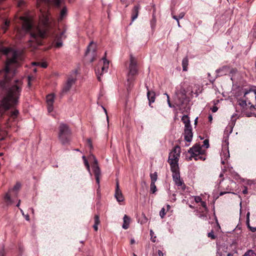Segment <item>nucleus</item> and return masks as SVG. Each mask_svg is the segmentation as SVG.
I'll list each match as a JSON object with an SVG mask.
<instances>
[{
	"mask_svg": "<svg viewBox=\"0 0 256 256\" xmlns=\"http://www.w3.org/2000/svg\"><path fill=\"white\" fill-rule=\"evenodd\" d=\"M22 20V28L18 30L19 37L22 36V32H30V40L29 42L30 46L36 48L42 44V40L46 38V32L50 24L48 16L47 14H42L40 18V22L36 27L33 26V20L32 18L28 16L20 17Z\"/></svg>",
	"mask_w": 256,
	"mask_h": 256,
	"instance_id": "nucleus-1",
	"label": "nucleus"
},
{
	"mask_svg": "<svg viewBox=\"0 0 256 256\" xmlns=\"http://www.w3.org/2000/svg\"><path fill=\"white\" fill-rule=\"evenodd\" d=\"M2 53L6 56L7 60L4 69L0 70V74L4 80L0 81V86L4 88L15 74L16 69L18 66L19 56L16 51L10 48L2 50Z\"/></svg>",
	"mask_w": 256,
	"mask_h": 256,
	"instance_id": "nucleus-2",
	"label": "nucleus"
},
{
	"mask_svg": "<svg viewBox=\"0 0 256 256\" xmlns=\"http://www.w3.org/2000/svg\"><path fill=\"white\" fill-rule=\"evenodd\" d=\"M22 82L16 80L8 89L6 96L2 102V106L6 110H8L18 104L22 89Z\"/></svg>",
	"mask_w": 256,
	"mask_h": 256,
	"instance_id": "nucleus-3",
	"label": "nucleus"
},
{
	"mask_svg": "<svg viewBox=\"0 0 256 256\" xmlns=\"http://www.w3.org/2000/svg\"><path fill=\"white\" fill-rule=\"evenodd\" d=\"M130 60L127 74V81L130 84L134 80L136 76L138 74V68L136 59L131 55Z\"/></svg>",
	"mask_w": 256,
	"mask_h": 256,
	"instance_id": "nucleus-4",
	"label": "nucleus"
},
{
	"mask_svg": "<svg viewBox=\"0 0 256 256\" xmlns=\"http://www.w3.org/2000/svg\"><path fill=\"white\" fill-rule=\"evenodd\" d=\"M180 148L176 146H174L172 151L170 153L168 162L170 166L171 170L176 171L179 169L178 162L180 156Z\"/></svg>",
	"mask_w": 256,
	"mask_h": 256,
	"instance_id": "nucleus-5",
	"label": "nucleus"
},
{
	"mask_svg": "<svg viewBox=\"0 0 256 256\" xmlns=\"http://www.w3.org/2000/svg\"><path fill=\"white\" fill-rule=\"evenodd\" d=\"M188 152L190 154L188 160H192L194 158L196 160H206L205 150L202 148V147L198 144H196L190 148Z\"/></svg>",
	"mask_w": 256,
	"mask_h": 256,
	"instance_id": "nucleus-6",
	"label": "nucleus"
},
{
	"mask_svg": "<svg viewBox=\"0 0 256 256\" xmlns=\"http://www.w3.org/2000/svg\"><path fill=\"white\" fill-rule=\"evenodd\" d=\"M108 66L109 62L106 58H103L102 61L100 62L98 68L96 70V73L99 81L101 80L100 76L107 72Z\"/></svg>",
	"mask_w": 256,
	"mask_h": 256,
	"instance_id": "nucleus-7",
	"label": "nucleus"
},
{
	"mask_svg": "<svg viewBox=\"0 0 256 256\" xmlns=\"http://www.w3.org/2000/svg\"><path fill=\"white\" fill-rule=\"evenodd\" d=\"M70 134V131L68 126L61 124L59 127L58 138L62 143L66 142Z\"/></svg>",
	"mask_w": 256,
	"mask_h": 256,
	"instance_id": "nucleus-8",
	"label": "nucleus"
},
{
	"mask_svg": "<svg viewBox=\"0 0 256 256\" xmlns=\"http://www.w3.org/2000/svg\"><path fill=\"white\" fill-rule=\"evenodd\" d=\"M172 178L175 184L182 190H185L186 186L180 178L179 169H177L176 171L172 170Z\"/></svg>",
	"mask_w": 256,
	"mask_h": 256,
	"instance_id": "nucleus-9",
	"label": "nucleus"
},
{
	"mask_svg": "<svg viewBox=\"0 0 256 256\" xmlns=\"http://www.w3.org/2000/svg\"><path fill=\"white\" fill-rule=\"evenodd\" d=\"M93 158L94 159V164L92 166V170L95 175L96 183L99 185L100 182L101 171L99 166H98V162L96 158L94 156H93Z\"/></svg>",
	"mask_w": 256,
	"mask_h": 256,
	"instance_id": "nucleus-10",
	"label": "nucleus"
},
{
	"mask_svg": "<svg viewBox=\"0 0 256 256\" xmlns=\"http://www.w3.org/2000/svg\"><path fill=\"white\" fill-rule=\"evenodd\" d=\"M55 96L54 94H50L47 96L46 102L48 106V110L49 112H52L54 110L53 104Z\"/></svg>",
	"mask_w": 256,
	"mask_h": 256,
	"instance_id": "nucleus-11",
	"label": "nucleus"
},
{
	"mask_svg": "<svg viewBox=\"0 0 256 256\" xmlns=\"http://www.w3.org/2000/svg\"><path fill=\"white\" fill-rule=\"evenodd\" d=\"M184 138L188 142H190L193 137L192 127L184 128Z\"/></svg>",
	"mask_w": 256,
	"mask_h": 256,
	"instance_id": "nucleus-12",
	"label": "nucleus"
},
{
	"mask_svg": "<svg viewBox=\"0 0 256 256\" xmlns=\"http://www.w3.org/2000/svg\"><path fill=\"white\" fill-rule=\"evenodd\" d=\"M114 196L116 198L118 202H123L124 200V197L122 194V192L120 189L119 184H118V181L116 182V189Z\"/></svg>",
	"mask_w": 256,
	"mask_h": 256,
	"instance_id": "nucleus-13",
	"label": "nucleus"
},
{
	"mask_svg": "<svg viewBox=\"0 0 256 256\" xmlns=\"http://www.w3.org/2000/svg\"><path fill=\"white\" fill-rule=\"evenodd\" d=\"M219 254L220 256H236L234 254H236L235 250L232 252H230L228 250V248L223 247L219 250Z\"/></svg>",
	"mask_w": 256,
	"mask_h": 256,
	"instance_id": "nucleus-14",
	"label": "nucleus"
},
{
	"mask_svg": "<svg viewBox=\"0 0 256 256\" xmlns=\"http://www.w3.org/2000/svg\"><path fill=\"white\" fill-rule=\"evenodd\" d=\"M76 78H69L68 80L66 83V84L64 88V91L68 92L71 88L72 86L76 82Z\"/></svg>",
	"mask_w": 256,
	"mask_h": 256,
	"instance_id": "nucleus-15",
	"label": "nucleus"
},
{
	"mask_svg": "<svg viewBox=\"0 0 256 256\" xmlns=\"http://www.w3.org/2000/svg\"><path fill=\"white\" fill-rule=\"evenodd\" d=\"M65 32H62L59 36H56V40L58 41L56 42L55 47L56 48H60L62 46V42L59 41L60 39L65 38L66 36L64 35Z\"/></svg>",
	"mask_w": 256,
	"mask_h": 256,
	"instance_id": "nucleus-16",
	"label": "nucleus"
},
{
	"mask_svg": "<svg viewBox=\"0 0 256 256\" xmlns=\"http://www.w3.org/2000/svg\"><path fill=\"white\" fill-rule=\"evenodd\" d=\"M95 48V44L93 42H90L86 52V56H88L90 53L94 55L96 52Z\"/></svg>",
	"mask_w": 256,
	"mask_h": 256,
	"instance_id": "nucleus-17",
	"label": "nucleus"
},
{
	"mask_svg": "<svg viewBox=\"0 0 256 256\" xmlns=\"http://www.w3.org/2000/svg\"><path fill=\"white\" fill-rule=\"evenodd\" d=\"M140 9V6L139 4L134 6L132 16V21L138 18Z\"/></svg>",
	"mask_w": 256,
	"mask_h": 256,
	"instance_id": "nucleus-18",
	"label": "nucleus"
},
{
	"mask_svg": "<svg viewBox=\"0 0 256 256\" xmlns=\"http://www.w3.org/2000/svg\"><path fill=\"white\" fill-rule=\"evenodd\" d=\"M123 224L122 227L124 229L126 230L129 228L130 223V218L126 214H125L123 218Z\"/></svg>",
	"mask_w": 256,
	"mask_h": 256,
	"instance_id": "nucleus-19",
	"label": "nucleus"
},
{
	"mask_svg": "<svg viewBox=\"0 0 256 256\" xmlns=\"http://www.w3.org/2000/svg\"><path fill=\"white\" fill-rule=\"evenodd\" d=\"M147 96L149 100L150 105L154 102L155 100L156 94L154 92H150L148 90L147 92Z\"/></svg>",
	"mask_w": 256,
	"mask_h": 256,
	"instance_id": "nucleus-20",
	"label": "nucleus"
},
{
	"mask_svg": "<svg viewBox=\"0 0 256 256\" xmlns=\"http://www.w3.org/2000/svg\"><path fill=\"white\" fill-rule=\"evenodd\" d=\"M182 120L184 124V128H190L191 127L190 124V120L188 116L187 115H184L182 118Z\"/></svg>",
	"mask_w": 256,
	"mask_h": 256,
	"instance_id": "nucleus-21",
	"label": "nucleus"
},
{
	"mask_svg": "<svg viewBox=\"0 0 256 256\" xmlns=\"http://www.w3.org/2000/svg\"><path fill=\"white\" fill-rule=\"evenodd\" d=\"M67 9L66 7H64L60 11V16L58 18V20H62L66 16Z\"/></svg>",
	"mask_w": 256,
	"mask_h": 256,
	"instance_id": "nucleus-22",
	"label": "nucleus"
},
{
	"mask_svg": "<svg viewBox=\"0 0 256 256\" xmlns=\"http://www.w3.org/2000/svg\"><path fill=\"white\" fill-rule=\"evenodd\" d=\"M188 60L187 57L184 58L182 61V70L184 71L188 70Z\"/></svg>",
	"mask_w": 256,
	"mask_h": 256,
	"instance_id": "nucleus-23",
	"label": "nucleus"
},
{
	"mask_svg": "<svg viewBox=\"0 0 256 256\" xmlns=\"http://www.w3.org/2000/svg\"><path fill=\"white\" fill-rule=\"evenodd\" d=\"M151 183H156V182L158 179V174L156 172H154L153 174H150Z\"/></svg>",
	"mask_w": 256,
	"mask_h": 256,
	"instance_id": "nucleus-24",
	"label": "nucleus"
},
{
	"mask_svg": "<svg viewBox=\"0 0 256 256\" xmlns=\"http://www.w3.org/2000/svg\"><path fill=\"white\" fill-rule=\"evenodd\" d=\"M32 64L34 66H40L43 68H46L48 66V64L46 62H34L32 63Z\"/></svg>",
	"mask_w": 256,
	"mask_h": 256,
	"instance_id": "nucleus-25",
	"label": "nucleus"
},
{
	"mask_svg": "<svg viewBox=\"0 0 256 256\" xmlns=\"http://www.w3.org/2000/svg\"><path fill=\"white\" fill-rule=\"evenodd\" d=\"M150 190L152 194H154L156 192L157 189L155 183H150Z\"/></svg>",
	"mask_w": 256,
	"mask_h": 256,
	"instance_id": "nucleus-26",
	"label": "nucleus"
},
{
	"mask_svg": "<svg viewBox=\"0 0 256 256\" xmlns=\"http://www.w3.org/2000/svg\"><path fill=\"white\" fill-rule=\"evenodd\" d=\"M256 254L252 250H248L243 256H256Z\"/></svg>",
	"mask_w": 256,
	"mask_h": 256,
	"instance_id": "nucleus-27",
	"label": "nucleus"
},
{
	"mask_svg": "<svg viewBox=\"0 0 256 256\" xmlns=\"http://www.w3.org/2000/svg\"><path fill=\"white\" fill-rule=\"evenodd\" d=\"M166 215L165 208H162L160 212V216L161 218H163Z\"/></svg>",
	"mask_w": 256,
	"mask_h": 256,
	"instance_id": "nucleus-28",
	"label": "nucleus"
},
{
	"mask_svg": "<svg viewBox=\"0 0 256 256\" xmlns=\"http://www.w3.org/2000/svg\"><path fill=\"white\" fill-rule=\"evenodd\" d=\"M208 238H210L212 240H214L216 238V236L214 234V232L213 231H211L208 234Z\"/></svg>",
	"mask_w": 256,
	"mask_h": 256,
	"instance_id": "nucleus-29",
	"label": "nucleus"
},
{
	"mask_svg": "<svg viewBox=\"0 0 256 256\" xmlns=\"http://www.w3.org/2000/svg\"><path fill=\"white\" fill-rule=\"evenodd\" d=\"M18 114V110H14L11 114V117L13 118H15L17 117Z\"/></svg>",
	"mask_w": 256,
	"mask_h": 256,
	"instance_id": "nucleus-30",
	"label": "nucleus"
},
{
	"mask_svg": "<svg viewBox=\"0 0 256 256\" xmlns=\"http://www.w3.org/2000/svg\"><path fill=\"white\" fill-rule=\"evenodd\" d=\"M94 224H99L100 223L99 216L98 215H96L94 218Z\"/></svg>",
	"mask_w": 256,
	"mask_h": 256,
	"instance_id": "nucleus-31",
	"label": "nucleus"
},
{
	"mask_svg": "<svg viewBox=\"0 0 256 256\" xmlns=\"http://www.w3.org/2000/svg\"><path fill=\"white\" fill-rule=\"evenodd\" d=\"M194 200L196 202L198 203L202 202V199L200 196H194Z\"/></svg>",
	"mask_w": 256,
	"mask_h": 256,
	"instance_id": "nucleus-32",
	"label": "nucleus"
},
{
	"mask_svg": "<svg viewBox=\"0 0 256 256\" xmlns=\"http://www.w3.org/2000/svg\"><path fill=\"white\" fill-rule=\"evenodd\" d=\"M248 226L250 230L252 232H254L256 231V226H250V224L248 222Z\"/></svg>",
	"mask_w": 256,
	"mask_h": 256,
	"instance_id": "nucleus-33",
	"label": "nucleus"
},
{
	"mask_svg": "<svg viewBox=\"0 0 256 256\" xmlns=\"http://www.w3.org/2000/svg\"><path fill=\"white\" fill-rule=\"evenodd\" d=\"M204 144L203 146H205L206 148H208L209 146V142L208 140H205L204 141Z\"/></svg>",
	"mask_w": 256,
	"mask_h": 256,
	"instance_id": "nucleus-34",
	"label": "nucleus"
},
{
	"mask_svg": "<svg viewBox=\"0 0 256 256\" xmlns=\"http://www.w3.org/2000/svg\"><path fill=\"white\" fill-rule=\"evenodd\" d=\"M5 199L8 202L11 203L10 196L8 194L6 195Z\"/></svg>",
	"mask_w": 256,
	"mask_h": 256,
	"instance_id": "nucleus-35",
	"label": "nucleus"
},
{
	"mask_svg": "<svg viewBox=\"0 0 256 256\" xmlns=\"http://www.w3.org/2000/svg\"><path fill=\"white\" fill-rule=\"evenodd\" d=\"M49 2V0H36L37 4H40L41 3L44 2L47 3Z\"/></svg>",
	"mask_w": 256,
	"mask_h": 256,
	"instance_id": "nucleus-36",
	"label": "nucleus"
},
{
	"mask_svg": "<svg viewBox=\"0 0 256 256\" xmlns=\"http://www.w3.org/2000/svg\"><path fill=\"white\" fill-rule=\"evenodd\" d=\"M84 164L86 165V168H87V170H88V171L90 172V165H89L88 160H85V161H84Z\"/></svg>",
	"mask_w": 256,
	"mask_h": 256,
	"instance_id": "nucleus-37",
	"label": "nucleus"
},
{
	"mask_svg": "<svg viewBox=\"0 0 256 256\" xmlns=\"http://www.w3.org/2000/svg\"><path fill=\"white\" fill-rule=\"evenodd\" d=\"M200 202V204H201V206H202V207H204L205 209H206V208H206V203L204 202V201L202 200V202Z\"/></svg>",
	"mask_w": 256,
	"mask_h": 256,
	"instance_id": "nucleus-38",
	"label": "nucleus"
},
{
	"mask_svg": "<svg viewBox=\"0 0 256 256\" xmlns=\"http://www.w3.org/2000/svg\"><path fill=\"white\" fill-rule=\"evenodd\" d=\"M20 187V184H16V185L14 186V188L16 190H18Z\"/></svg>",
	"mask_w": 256,
	"mask_h": 256,
	"instance_id": "nucleus-39",
	"label": "nucleus"
},
{
	"mask_svg": "<svg viewBox=\"0 0 256 256\" xmlns=\"http://www.w3.org/2000/svg\"><path fill=\"white\" fill-rule=\"evenodd\" d=\"M239 104L242 106H246V100H242Z\"/></svg>",
	"mask_w": 256,
	"mask_h": 256,
	"instance_id": "nucleus-40",
	"label": "nucleus"
},
{
	"mask_svg": "<svg viewBox=\"0 0 256 256\" xmlns=\"http://www.w3.org/2000/svg\"><path fill=\"white\" fill-rule=\"evenodd\" d=\"M218 108L216 106H214L211 108V110L213 112H216L218 110Z\"/></svg>",
	"mask_w": 256,
	"mask_h": 256,
	"instance_id": "nucleus-41",
	"label": "nucleus"
},
{
	"mask_svg": "<svg viewBox=\"0 0 256 256\" xmlns=\"http://www.w3.org/2000/svg\"><path fill=\"white\" fill-rule=\"evenodd\" d=\"M252 92V90L251 89H250L249 90H246L245 92H244V97L245 98V99H246V94H249L250 92Z\"/></svg>",
	"mask_w": 256,
	"mask_h": 256,
	"instance_id": "nucleus-42",
	"label": "nucleus"
},
{
	"mask_svg": "<svg viewBox=\"0 0 256 256\" xmlns=\"http://www.w3.org/2000/svg\"><path fill=\"white\" fill-rule=\"evenodd\" d=\"M184 14H185L184 12H182L180 13L179 16H178V18L180 19H181V18H183L184 17Z\"/></svg>",
	"mask_w": 256,
	"mask_h": 256,
	"instance_id": "nucleus-43",
	"label": "nucleus"
},
{
	"mask_svg": "<svg viewBox=\"0 0 256 256\" xmlns=\"http://www.w3.org/2000/svg\"><path fill=\"white\" fill-rule=\"evenodd\" d=\"M165 94L166 96V97H167L168 103L169 106H170V96H169L167 94Z\"/></svg>",
	"mask_w": 256,
	"mask_h": 256,
	"instance_id": "nucleus-44",
	"label": "nucleus"
},
{
	"mask_svg": "<svg viewBox=\"0 0 256 256\" xmlns=\"http://www.w3.org/2000/svg\"><path fill=\"white\" fill-rule=\"evenodd\" d=\"M88 144L90 148H92V143L90 140H88Z\"/></svg>",
	"mask_w": 256,
	"mask_h": 256,
	"instance_id": "nucleus-45",
	"label": "nucleus"
},
{
	"mask_svg": "<svg viewBox=\"0 0 256 256\" xmlns=\"http://www.w3.org/2000/svg\"><path fill=\"white\" fill-rule=\"evenodd\" d=\"M88 144L90 148H92V143L90 140H88Z\"/></svg>",
	"mask_w": 256,
	"mask_h": 256,
	"instance_id": "nucleus-46",
	"label": "nucleus"
},
{
	"mask_svg": "<svg viewBox=\"0 0 256 256\" xmlns=\"http://www.w3.org/2000/svg\"><path fill=\"white\" fill-rule=\"evenodd\" d=\"M158 256H164V253L160 250H158Z\"/></svg>",
	"mask_w": 256,
	"mask_h": 256,
	"instance_id": "nucleus-47",
	"label": "nucleus"
},
{
	"mask_svg": "<svg viewBox=\"0 0 256 256\" xmlns=\"http://www.w3.org/2000/svg\"><path fill=\"white\" fill-rule=\"evenodd\" d=\"M4 25L6 26L7 27H8V26L10 25V21L9 20H6Z\"/></svg>",
	"mask_w": 256,
	"mask_h": 256,
	"instance_id": "nucleus-48",
	"label": "nucleus"
},
{
	"mask_svg": "<svg viewBox=\"0 0 256 256\" xmlns=\"http://www.w3.org/2000/svg\"><path fill=\"white\" fill-rule=\"evenodd\" d=\"M94 228L95 231H97L98 230V224H94Z\"/></svg>",
	"mask_w": 256,
	"mask_h": 256,
	"instance_id": "nucleus-49",
	"label": "nucleus"
},
{
	"mask_svg": "<svg viewBox=\"0 0 256 256\" xmlns=\"http://www.w3.org/2000/svg\"><path fill=\"white\" fill-rule=\"evenodd\" d=\"M54 2L56 5H59L60 4V0H54Z\"/></svg>",
	"mask_w": 256,
	"mask_h": 256,
	"instance_id": "nucleus-50",
	"label": "nucleus"
},
{
	"mask_svg": "<svg viewBox=\"0 0 256 256\" xmlns=\"http://www.w3.org/2000/svg\"><path fill=\"white\" fill-rule=\"evenodd\" d=\"M172 18L176 20V21H178L180 18H178V16H173Z\"/></svg>",
	"mask_w": 256,
	"mask_h": 256,
	"instance_id": "nucleus-51",
	"label": "nucleus"
},
{
	"mask_svg": "<svg viewBox=\"0 0 256 256\" xmlns=\"http://www.w3.org/2000/svg\"><path fill=\"white\" fill-rule=\"evenodd\" d=\"M8 27H7L6 26L4 25L2 26V28L4 30V32H5L6 30L8 29Z\"/></svg>",
	"mask_w": 256,
	"mask_h": 256,
	"instance_id": "nucleus-52",
	"label": "nucleus"
},
{
	"mask_svg": "<svg viewBox=\"0 0 256 256\" xmlns=\"http://www.w3.org/2000/svg\"><path fill=\"white\" fill-rule=\"evenodd\" d=\"M208 120H209V121L210 122H212V115H210L208 116Z\"/></svg>",
	"mask_w": 256,
	"mask_h": 256,
	"instance_id": "nucleus-53",
	"label": "nucleus"
},
{
	"mask_svg": "<svg viewBox=\"0 0 256 256\" xmlns=\"http://www.w3.org/2000/svg\"><path fill=\"white\" fill-rule=\"evenodd\" d=\"M242 192L244 194H246L248 193V190H247L246 188H245V189L243 190Z\"/></svg>",
	"mask_w": 256,
	"mask_h": 256,
	"instance_id": "nucleus-54",
	"label": "nucleus"
},
{
	"mask_svg": "<svg viewBox=\"0 0 256 256\" xmlns=\"http://www.w3.org/2000/svg\"><path fill=\"white\" fill-rule=\"evenodd\" d=\"M28 84L29 86H30V80H31V78L30 76H28Z\"/></svg>",
	"mask_w": 256,
	"mask_h": 256,
	"instance_id": "nucleus-55",
	"label": "nucleus"
},
{
	"mask_svg": "<svg viewBox=\"0 0 256 256\" xmlns=\"http://www.w3.org/2000/svg\"><path fill=\"white\" fill-rule=\"evenodd\" d=\"M134 242H135V240H134V239H132L130 240V244H134Z\"/></svg>",
	"mask_w": 256,
	"mask_h": 256,
	"instance_id": "nucleus-56",
	"label": "nucleus"
},
{
	"mask_svg": "<svg viewBox=\"0 0 256 256\" xmlns=\"http://www.w3.org/2000/svg\"><path fill=\"white\" fill-rule=\"evenodd\" d=\"M223 176H224V174H223V172L220 173V174L219 177H220V178H223Z\"/></svg>",
	"mask_w": 256,
	"mask_h": 256,
	"instance_id": "nucleus-57",
	"label": "nucleus"
},
{
	"mask_svg": "<svg viewBox=\"0 0 256 256\" xmlns=\"http://www.w3.org/2000/svg\"><path fill=\"white\" fill-rule=\"evenodd\" d=\"M226 193H228V192H221L220 194V196H222V195H223V194H226Z\"/></svg>",
	"mask_w": 256,
	"mask_h": 256,
	"instance_id": "nucleus-58",
	"label": "nucleus"
},
{
	"mask_svg": "<svg viewBox=\"0 0 256 256\" xmlns=\"http://www.w3.org/2000/svg\"><path fill=\"white\" fill-rule=\"evenodd\" d=\"M198 118H196L195 120H194V124H197V122H198Z\"/></svg>",
	"mask_w": 256,
	"mask_h": 256,
	"instance_id": "nucleus-59",
	"label": "nucleus"
},
{
	"mask_svg": "<svg viewBox=\"0 0 256 256\" xmlns=\"http://www.w3.org/2000/svg\"><path fill=\"white\" fill-rule=\"evenodd\" d=\"M166 206H167L168 210L169 209H170V206L169 204H168V205Z\"/></svg>",
	"mask_w": 256,
	"mask_h": 256,
	"instance_id": "nucleus-60",
	"label": "nucleus"
},
{
	"mask_svg": "<svg viewBox=\"0 0 256 256\" xmlns=\"http://www.w3.org/2000/svg\"><path fill=\"white\" fill-rule=\"evenodd\" d=\"M82 159L84 160V161L87 160L85 156H82Z\"/></svg>",
	"mask_w": 256,
	"mask_h": 256,
	"instance_id": "nucleus-61",
	"label": "nucleus"
},
{
	"mask_svg": "<svg viewBox=\"0 0 256 256\" xmlns=\"http://www.w3.org/2000/svg\"><path fill=\"white\" fill-rule=\"evenodd\" d=\"M177 22H178V27H180V22H179V20L178 21H177Z\"/></svg>",
	"mask_w": 256,
	"mask_h": 256,
	"instance_id": "nucleus-62",
	"label": "nucleus"
},
{
	"mask_svg": "<svg viewBox=\"0 0 256 256\" xmlns=\"http://www.w3.org/2000/svg\"><path fill=\"white\" fill-rule=\"evenodd\" d=\"M94 60V58H92L90 60V62H92Z\"/></svg>",
	"mask_w": 256,
	"mask_h": 256,
	"instance_id": "nucleus-63",
	"label": "nucleus"
},
{
	"mask_svg": "<svg viewBox=\"0 0 256 256\" xmlns=\"http://www.w3.org/2000/svg\"><path fill=\"white\" fill-rule=\"evenodd\" d=\"M254 29H256V24L254 25Z\"/></svg>",
	"mask_w": 256,
	"mask_h": 256,
	"instance_id": "nucleus-64",
	"label": "nucleus"
}]
</instances>
